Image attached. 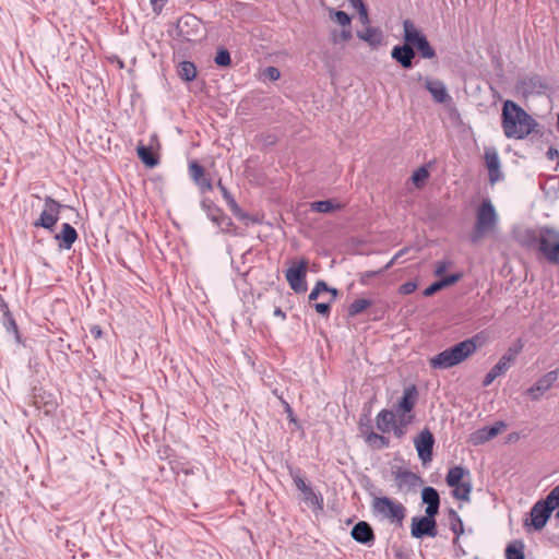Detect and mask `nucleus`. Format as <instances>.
I'll use <instances>...</instances> for the list:
<instances>
[{
	"instance_id": "nucleus-24",
	"label": "nucleus",
	"mask_w": 559,
	"mask_h": 559,
	"mask_svg": "<svg viewBox=\"0 0 559 559\" xmlns=\"http://www.w3.org/2000/svg\"><path fill=\"white\" fill-rule=\"evenodd\" d=\"M310 209L318 213H331L341 209V204L333 200L317 201L310 204Z\"/></svg>"
},
{
	"instance_id": "nucleus-41",
	"label": "nucleus",
	"mask_w": 559,
	"mask_h": 559,
	"mask_svg": "<svg viewBox=\"0 0 559 559\" xmlns=\"http://www.w3.org/2000/svg\"><path fill=\"white\" fill-rule=\"evenodd\" d=\"M367 441L369 444L377 448H384L388 445V440L384 437L373 432L367 437Z\"/></svg>"
},
{
	"instance_id": "nucleus-4",
	"label": "nucleus",
	"mask_w": 559,
	"mask_h": 559,
	"mask_svg": "<svg viewBox=\"0 0 559 559\" xmlns=\"http://www.w3.org/2000/svg\"><path fill=\"white\" fill-rule=\"evenodd\" d=\"M372 511L377 516L392 524H401L406 513L405 507L400 501L389 497H376L372 500Z\"/></svg>"
},
{
	"instance_id": "nucleus-12",
	"label": "nucleus",
	"mask_w": 559,
	"mask_h": 559,
	"mask_svg": "<svg viewBox=\"0 0 559 559\" xmlns=\"http://www.w3.org/2000/svg\"><path fill=\"white\" fill-rule=\"evenodd\" d=\"M436 515H425L421 518H413L411 525L412 536L423 538L425 536L435 537L437 535Z\"/></svg>"
},
{
	"instance_id": "nucleus-35",
	"label": "nucleus",
	"mask_w": 559,
	"mask_h": 559,
	"mask_svg": "<svg viewBox=\"0 0 559 559\" xmlns=\"http://www.w3.org/2000/svg\"><path fill=\"white\" fill-rule=\"evenodd\" d=\"M201 205H202V209L206 211L207 216L211 218V221L217 222L218 215L221 213L219 209H217L213 204V202H211L210 200H206V199L202 200Z\"/></svg>"
},
{
	"instance_id": "nucleus-45",
	"label": "nucleus",
	"mask_w": 559,
	"mask_h": 559,
	"mask_svg": "<svg viewBox=\"0 0 559 559\" xmlns=\"http://www.w3.org/2000/svg\"><path fill=\"white\" fill-rule=\"evenodd\" d=\"M504 427L506 426L503 423H497L495 426L485 429L487 430V433L491 440L492 438L498 436L504 429Z\"/></svg>"
},
{
	"instance_id": "nucleus-2",
	"label": "nucleus",
	"mask_w": 559,
	"mask_h": 559,
	"mask_svg": "<svg viewBox=\"0 0 559 559\" xmlns=\"http://www.w3.org/2000/svg\"><path fill=\"white\" fill-rule=\"evenodd\" d=\"M480 345V336L476 335L431 357L429 364L433 369L451 368L468 358Z\"/></svg>"
},
{
	"instance_id": "nucleus-42",
	"label": "nucleus",
	"mask_w": 559,
	"mask_h": 559,
	"mask_svg": "<svg viewBox=\"0 0 559 559\" xmlns=\"http://www.w3.org/2000/svg\"><path fill=\"white\" fill-rule=\"evenodd\" d=\"M290 475L293 477L295 486L300 491V493L304 492V490H306L309 487L299 472H290Z\"/></svg>"
},
{
	"instance_id": "nucleus-40",
	"label": "nucleus",
	"mask_w": 559,
	"mask_h": 559,
	"mask_svg": "<svg viewBox=\"0 0 559 559\" xmlns=\"http://www.w3.org/2000/svg\"><path fill=\"white\" fill-rule=\"evenodd\" d=\"M189 171L194 182H197L198 180L205 176L203 167H201L197 162H191L189 164Z\"/></svg>"
},
{
	"instance_id": "nucleus-5",
	"label": "nucleus",
	"mask_w": 559,
	"mask_h": 559,
	"mask_svg": "<svg viewBox=\"0 0 559 559\" xmlns=\"http://www.w3.org/2000/svg\"><path fill=\"white\" fill-rule=\"evenodd\" d=\"M498 223V214L489 200H484L477 210L475 238L493 231Z\"/></svg>"
},
{
	"instance_id": "nucleus-10",
	"label": "nucleus",
	"mask_w": 559,
	"mask_h": 559,
	"mask_svg": "<svg viewBox=\"0 0 559 559\" xmlns=\"http://www.w3.org/2000/svg\"><path fill=\"white\" fill-rule=\"evenodd\" d=\"M435 444V438L430 430L424 429L414 439V445L418 453V457L424 465L428 464L432 460V449Z\"/></svg>"
},
{
	"instance_id": "nucleus-47",
	"label": "nucleus",
	"mask_w": 559,
	"mask_h": 559,
	"mask_svg": "<svg viewBox=\"0 0 559 559\" xmlns=\"http://www.w3.org/2000/svg\"><path fill=\"white\" fill-rule=\"evenodd\" d=\"M195 183L198 185L201 192H203V193L212 190V185L205 176L203 178H201L200 180H198Z\"/></svg>"
},
{
	"instance_id": "nucleus-50",
	"label": "nucleus",
	"mask_w": 559,
	"mask_h": 559,
	"mask_svg": "<svg viewBox=\"0 0 559 559\" xmlns=\"http://www.w3.org/2000/svg\"><path fill=\"white\" fill-rule=\"evenodd\" d=\"M383 272V270H379V271H367V272H364L360 274V282L361 284H367L368 283V280L376 276V275H379Z\"/></svg>"
},
{
	"instance_id": "nucleus-38",
	"label": "nucleus",
	"mask_w": 559,
	"mask_h": 559,
	"mask_svg": "<svg viewBox=\"0 0 559 559\" xmlns=\"http://www.w3.org/2000/svg\"><path fill=\"white\" fill-rule=\"evenodd\" d=\"M490 438L487 433V430L485 428L483 429H479L477 431H475L474 433L471 435V442L474 444V445H479V444H483L487 441H489Z\"/></svg>"
},
{
	"instance_id": "nucleus-17",
	"label": "nucleus",
	"mask_w": 559,
	"mask_h": 559,
	"mask_svg": "<svg viewBox=\"0 0 559 559\" xmlns=\"http://www.w3.org/2000/svg\"><path fill=\"white\" fill-rule=\"evenodd\" d=\"M421 499L427 504L426 514L436 515L439 511V493L432 487H426L423 489Z\"/></svg>"
},
{
	"instance_id": "nucleus-57",
	"label": "nucleus",
	"mask_w": 559,
	"mask_h": 559,
	"mask_svg": "<svg viewBox=\"0 0 559 559\" xmlns=\"http://www.w3.org/2000/svg\"><path fill=\"white\" fill-rule=\"evenodd\" d=\"M275 314L284 317V313L280 309L275 310Z\"/></svg>"
},
{
	"instance_id": "nucleus-27",
	"label": "nucleus",
	"mask_w": 559,
	"mask_h": 559,
	"mask_svg": "<svg viewBox=\"0 0 559 559\" xmlns=\"http://www.w3.org/2000/svg\"><path fill=\"white\" fill-rule=\"evenodd\" d=\"M177 73L185 81H192L197 76V68L190 61H182L177 68Z\"/></svg>"
},
{
	"instance_id": "nucleus-55",
	"label": "nucleus",
	"mask_w": 559,
	"mask_h": 559,
	"mask_svg": "<svg viewBox=\"0 0 559 559\" xmlns=\"http://www.w3.org/2000/svg\"><path fill=\"white\" fill-rule=\"evenodd\" d=\"M397 260L393 257L388 263L382 269L383 271L384 270H388L390 269Z\"/></svg>"
},
{
	"instance_id": "nucleus-43",
	"label": "nucleus",
	"mask_w": 559,
	"mask_h": 559,
	"mask_svg": "<svg viewBox=\"0 0 559 559\" xmlns=\"http://www.w3.org/2000/svg\"><path fill=\"white\" fill-rule=\"evenodd\" d=\"M215 223L222 229V231H226V233L231 231L233 222L230 221V218L222 215V213H219L218 219Z\"/></svg>"
},
{
	"instance_id": "nucleus-53",
	"label": "nucleus",
	"mask_w": 559,
	"mask_h": 559,
	"mask_svg": "<svg viewBox=\"0 0 559 559\" xmlns=\"http://www.w3.org/2000/svg\"><path fill=\"white\" fill-rule=\"evenodd\" d=\"M90 331L95 338H99L102 336V330L98 325H93Z\"/></svg>"
},
{
	"instance_id": "nucleus-15",
	"label": "nucleus",
	"mask_w": 559,
	"mask_h": 559,
	"mask_svg": "<svg viewBox=\"0 0 559 559\" xmlns=\"http://www.w3.org/2000/svg\"><path fill=\"white\" fill-rule=\"evenodd\" d=\"M551 512L540 502L537 501L530 512V519L524 521V526H532L535 531H540L547 524Z\"/></svg>"
},
{
	"instance_id": "nucleus-33",
	"label": "nucleus",
	"mask_w": 559,
	"mask_h": 559,
	"mask_svg": "<svg viewBox=\"0 0 559 559\" xmlns=\"http://www.w3.org/2000/svg\"><path fill=\"white\" fill-rule=\"evenodd\" d=\"M428 178L429 171L425 166H423L414 171L411 179L416 188H421L426 183Z\"/></svg>"
},
{
	"instance_id": "nucleus-9",
	"label": "nucleus",
	"mask_w": 559,
	"mask_h": 559,
	"mask_svg": "<svg viewBox=\"0 0 559 559\" xmlns=\"http://www.w3.org/2000/svg\"><path fill=\"white\" fill-rule=\"evenodd\" d=\"M539 250L551 263H559V231L549 227L542 228Z\"/></svg>"
},
{
	"instance_id": "nucleus-23",
	"label": "nucleus",
	"mask_w": 559,
	"mask_h": 559,
	"mask_svg": "<svg viewBox=\"0 0 559 559\" xmlns=\"http://www.w3.org/2000/svg\"><path fill=\"white\" fill-rule=\"evenodd\" d=\"M76 237V230L69 224H63L61 233L56 235V239L60 241V247L63 249H70Z\"/></svg>"
},
{
	"instance_id": "nucleus-44",
	"label": "nucleus",
	"mask_w": 559,
	"mask_h": 559,
	"mask_svg": "<svg viewBox=\"0 0 559 559\" xmlns=\"http://www.w3.org/2000/svg\"><path fill=\"white\" fill-rule=\"evenodd\" d=\"M461 278V274H452L439 281L442 288L453 285Z\"/></svg>"
},
{
	"instance_id": "nucleus-60",
	"label": "nucleus",
	"mask_w": 559,
	"mask_h": 559,
	"mask_svg": "<svg viewBox=\"0 0 559 559\" xmlns=\"http://www.w3.org/2000/svg\"><path fill=\"white\" fill-rule=\"evenodd\" d=\"M13 324V329L16 330V325L14 323ZM15 333L17 334V331H15Z\"/></svg>"
},
{
	"instance_id": "nucleus-32",
	"label": "nucleus",
	"mask_w": 559,
	"mask_h": 559,
	"mask_svg": "<svg viewBox=\"0 0 559 559\" xmlns=\"http://www.w3.org/2000/svg\"><path fill=\"white\" fill-rule=\"evenodd\" d=\"M336 296H337V290L336 289H331V295L330 296H328L323 301L317 302L314 305L316 311L318 313H320V314H323V316L328 314L329 311H330L331 302L333 300H335Z\"/></svg>"
},
{
	"instance_id": "nucleus-31",
	"label": "nucleus",
	"mask_w": 559,
	"mask_h": 559,
	"mask_svg": "<svg viewBox=\"0 0 559 559\" xmlns=\"http://www.w3.org/2000/svg\"><path fill=\"white\" fill-rule=\"evenodd\" d=\"M218 187L223 191V194L226 198V200L228 201V204H229V207H230V211L233 212V214L238 219H241V221L249 219V216L241 211V209L237 205V203L233 199L229 198L227 190L223 187L221 181L218 182Z\"/></svg>"
},
{
	"instance_id": "nucleus-36",
	"label": "nucleus",
	"mask_w": 559,
	"mask_h": 559,
	"mask_svg": "<svg viewBox=\"0 0 559 559\" xmlns=\"http://www.w3.org/2000/svg\"><path fill=\"white\" fill-rule=\"evenodd\" d=\"M507 559H524L523 546L511 544L506 549Z\"/></svg>"
},
{
	"instance_id": "nucleus-16",
	"label": "nucleus",
	"mask_w": 559,
	"mask_h": 559,
	"mask_svg": "<svg viewBox=\"0 0 559 559\" xmlns=\"http://www.w3.org/2000/svg\"><path fill=\"white\" fill-rule=\"evenodd\" d=\"M359 39L366 41L371 48H378L383 44V32L379 27L367 26L364 31H358Z\"/></svg>"
},
{
	"instance_id": "nucleus-13",
	"label": "nucleus",
	"mask_w": 559,
	"mask_h": 559,
	"mask_svg": "<svg viewBox=\"0 0 559 559\" xmlns=\"http://www.w3.org/2000/svg\"><path fill=\"white\" fill-rule=\"evenodd\" d=\"M558 376L559 372L557 370L545 373L533 386L526 390L525 394L533 401L540 400V397L552 388L558 380Z\"/></svg>"
},
{
	"instance_id": "nucleus-29",
	"label": "nucleus",
	"mask_w": 559,
	"mask_h": 559,
	"mask_svg": "<svg viewBox=\"0 0 559 559\" xmlns=\"http://www.w3.org/2000/svg\"><path fill=\"white\" fill-rule=\"evenodd\" d=\"M329 15L331 20H333L335 23L342 26V28H352V19L346 12L330 9Z\"/></svg>"
},
{
	"instance_id": "nucleus-39",
	"label": "nucleus",
	"mask_w": 559,
	"mask_h": 559,
	"mask_svg": "<svg viewBox=\"0 0 559 559\" xmlns=\"http://www.w3.org/2000/svg\"><path fill=\"white\" fill-rule=\"evenodd\" d=\"M214 60L218 67H228L230 64V55L226 49H219Z\"/></svg>"
},
{
	"instance_id": "nucleus-14",
	"label": "nucleus",
	"mask_w": 559,
	"mask_h": 559,
	"mask_svg": "<svg viewBox=\"0 0 559 559\" xmlns=\"http://www.w3.org/2000/svg\"><path fill=\"white\" fill-rule=\"evenodd\" d=\"M518 355V349L510 348L500 360L491 368V370L485 376L483 384L485 386L490 385L493 380L503 374L512 365Z\"/></svg>"
},
{
	"instance_id": "nucleus-48",
	"label": "nucleus",
	"mask_w": 559,
	"mask_h": 559,
	"mask_svg": "<svg viewBox=\"0 0 559 559\" xmlns=\"http://www.w3.org/2000/svg\"><path fill=\"white\" fill-rule=\"evenodd\" d=\"M451 265L450 261H440L436 264L435 273L438 276H441Z\"/></svg>"
},
{
	"instance_id": "nucleus-26",
	"label": "nucleus",
	"mask_w": 559,
	"mask_h": 559,
	"mask_svg": "<svg viewBox=\"0 0 559 559\" xmlns=\"http://www.w3.org/2000/svg\"><path fill=\"white\" fill-rule=\"evenodd\" d=\"M300 496L301 500L313 510L322 508V498L318 496L311 487H308L306 490H304Z\"/></svg>"
},
{
	"instance_id": "nucleus-28",
	"label": "nucleus",
	"mask_w": 559,
	"mask_h": 559,
	"mask_svg": "<svg viewBox=\"0 0 559 559\" xmlns=\"http://www.w3.org/2000/svg\"><path fill=\"white\" fill-rule=\"evenodd\" d=\"M371 305V300L366 298H358L348 306L347 313L349 317H356L357 314L364 312Z\"/></svg>"
},
{
	"instance_id": "nucleus-54",
	"label": "nucleus",
	"mask_w": 559,
	"mask_h": 559,
	"mask_svg": "<svg viewBox=\"0 0 559 559\" xmlns=\"http://www.w3.org/2000/svg\"><path fill=\"white\" fill-rule=\"evenodd\" d=\"M352 5L358 11L361 7H365L361 0H349Z\"/></svg>"
},
{
	"instance_id": "nucleus-19",
	"label": "nucleus",
	"mask_w": 559,
	"mask_h": 559,
	"mask_svg": "<svg viewBox=\"0 0 559 559\" xmlns=\"http://www.w3.org/2000/svg\"><path fill=\"white\" fill-rule=\"evenodd\" d=\"M391 56L393 59L399 61L404 68L412 67V60L415 56V52L412 47L408 45L395 46L392 49Z\"/></svg>"
},
{
	"instance_id": "nucleus-56",
	"label": "nucleus",
	"mask_w": 559,
	"mask_h": 559,
	"mask_svg": "<svg viewBox=\"0 0 559 559\" xmlns=\"http://www.w3.org/2000/svg\"><path fill=\"white\" fill-rule=\"evenodd\" d=\"M406 250H407V249H402V250H400V251L394 255V258H395L396 260H399L401 257H403V255L405 254Z\"/></svg>"
},
{
	"instance_id": "nucleus-59",
	"label": "nucleus",
	"mask_w": 559,
	"mask_h": 559,
	"mask_svg": "<svg viewBox=\"0 0 559 559\" xmlns=\"http://www.w3.org/2000/svg\"><path fill=\"white\" fill-rule=\"evenodd\" d=\"M290 421H295V419L292 416V412L289 411Z\"/></svg>"
},
{
	"instance_id": "nucleus-22",
	"label": "nucleus",
	"mask_w": 559,
	"mask_h": 559,
	"mask_svg": "<svg viewBox=\"0 0 559 559\" xmlns=\"http://www.w3.org/2000/svg\"><path fill=\"white\" fill-rule=\"evenodd\" d=\"M352 536L355 540L367 544L373 539V532L366 522L357 523L352 530Z\"/></svg>"
},
{
	"instance_id": "nucleus-30",
	"label": "nucleus",
	"mask_w": 559,
	"mask_h": 559,
	"mask_svg": "<svg viewBox=\"0 0 559 559\" xmlns=\"http://www.w3.org/2000/svg\"><path fill=\"white\" fill-rule=\"evenodd\" d=\"M549 512H554L559 508V485L550 490L544 500H539Z\"/></svg>"
},
{
	"instance_id": "nucleus-51",
	"label": "nucleus",
	"mask_w": 559,
	"mask_h": 559,
	"mask_svg": "<svg viewBox=\"0 0 559 559\" xmlns=\"http://www.w3.org/2000/svg\"><path fill=\"white\" fill-rule=\"evenodd\" d=\"M440 289H442V287L438 281V282H435L433 284H431L430 286H428L424 290V295L429 297V296H432L433 294H436L437 292H439Z\"/></svg>"
},
{
	"instance_id": "nucleus-6",
	"label": "nucleus",
	"mask_w": 559,
	"mask_h": 559,
	"mask_svg": "<svg viewBox=\"0 0 559 559\" xmlns=\"http://www.w3.org/2000/svg\"><path fill=\"white\" fill-rule=\"evenodd\" d=\"M469 472L461 466L452 467L447 475V484L453 487V496L456 499L468 501L472 491Z\"/></svg>"
},
{
	"instance_id": "nucleus-46",
	"label": "nucleus",
	"mask_w": 559,
	"mask_h": 559,
	"mask_svg": "<svg viewBox=\"0 0 559 559\" xmlns=\"http://www.w3.org/2000/svg\"><path fill=\"white\" fill-rule=\"evenodd\" d=\"M417 288V284L415 282H407L400 286L399 292L402 295H408L415 292Z\"/></svg>"
},
{
	"instance_id": "nucleus-11",
	"label": "nucleus",
	"mask_w": 559,
	"mask_h": 559,
	"mask_svg": "<svg viewBox=\"0 0 559 559\" xmlns=\"http://www.w3.org/2000/svg\"><path fill=\"white\" fill-rule=\"evenodd\" d=\"M61 205L51 198L45 200L44 209L34 226L51 229L58 222Z\"/></svg>"
},
{
	"instance_id": "nucleus-21",
	"label": "nucleus",
	"mask_w": 559,
	"mask_h": 559,
	"mask_svg": "<svg viewBox=\"0 0 559 559\" xmlns=\"http://www.w3.org/2000/svg\"><path fill=\"white\" fill-rule=\"evenodd\" d=\"M425 85L436 102L445 103L450 98L447 88L441 81L427 80Z\"/></svg>"
},
{
	"instance_id": "nucleus-52",
	"label": "nucleus",
	"mask_w": 559,
	"mask_h": 559,
	"mask_svg": "<svg viewBox=\"0 0 559 559\" xmlns=\"http://www.w3.org/2000/svg\"><path fill=\"white\" fill-rule=\"evenodd\" d=\"M266 74L272 81H276L280 79V71L274 67H269L266 69Z\"/></svg>"
},
{
	"instance_id": "nucleus-34",
	"label": "nucleus",
	"mask_w": 559,
	"mask_h": 559,
	"mask_svg": "<svg viewBox=\"0 0 559 559\" xmlns=\"http://www.w3.org/2000/svg\"><path fill=\"white\" fill-rule=\"evenodd\" d=\"M331 289L332 288H329L324 282L320 281L316 284L314 288L311 290V293L309 295V299L317 300L322 295L330 296Z\"/></svg>"
},
{
	"instance_id": "nucleus-20",
	"label": "nucleus",
	"mask_w": 559,
	"mask_h": 559,
	"mask_svg": "<svg viewBox=\"0 0 559 559\" xmlns=\"http://www.w3.org/2000/svg\"><path fill=\"white\" fill-rule=\"evenodd\" d=\"M486 166L489 170L490 182L495 183L500 178V162L496 151L487 150L485 153Z\"/></svg>"
},
{
	"instance_id": "nucleus-8",
	"label": "nucleus",
	"mask_w": 559,
	"mask_h": 559,
	"mask_svg": "<svg viewBox=\"0 0 559 559\" xmlns=\"http://www.w3.org/2000/svg\"><path fill=\"white\" fill-rule=\"evenodd\" d=\"M308 264L307 259L292 261L285 273L286 281L295 293H305L307 290L306 275Z\"/></svg>"
},
{
	"instance_id": "nucleus-58",
	"label": "nucleus",
	"mask_w": 559,
	"mask_h": 559,
	"mask_svg": "<svg viewBox=\"0 0 559 559\" xmlns=\"http://www.w3.org/2000/svg\"><path fill=\"white\" fill-rule=\"evenodd\" d=\"M555 516H556V519H558V520H559V508L557 509V512H556V515H555Z\"/></svg>"
},
{
	"instance_id": "nucleus-49",
	"label": "nucleus",
	"mask_w": 559,
	"mask_h": 559,
	"mask_svg": "<svg viewBox=\"0 0 559 559\" xmlns=\"http://www.w3.org/2000/svg\"><path fill=\"white\" fill-rule=\"evenodd\" d=\"M358 15H359V22L361 23V25L364 26H370L369 25V15H368V11L366 9V7H361L360 10H358Z\"/></svg>"
},
{
	"instance_id": "nucleus-1",
	"label": "nucleus",
	"mask_w": 559,
	"mask_h": 559,
	"mask_svg": "<svg viewBox=\"0 0 559 559\" xmlns=\"http://www.w3.org/2000/svg\"><path fill=\"white\" fill-rule=\"evenodd\" d=\"M535 119L512 100L502 107V128L507 138L523 139L537 127Z\"/></svg>"
},
{
	"instance_id": "nucleus-37",
	"label": "nucleus",
	"mask_w": 559,
	"mask_h": 559,
	"mask_svg": "<svg viewBox=\"0 0 559 559\" xmlns=\"http://www.w3.org/2000/svg\"><path fill=\"white\" fill-rule=\"evenodd\" d=\"M353 37L352 28H342L340 32L332 33V39L335 44L346 43Z\"/></svg>"
},
{
	"instance_id": "nucleus-25",
	"label": "nucleus",
	"mask_w": 559,
	"mask_h": 559,
	"mask_svg": "<svg viewBox=\"0 0 559 559\" xmlns=\"http://www.w3.org/2000/svg\"><path fill=\"white\" fill-rule=\"evenodd\" d=\"M138 155L147 167H154L157 165V158L154 156L152 145L145 146L143 144H139Z\"/></svg>"
},
{
	"instance_id": "nucleus-18",
	"label": "nucleus",
	"mask_w": 559,
	"mask_h": 559,
	"mask_svg": "<svg viewBox=\"0 0 559 559\" xmlns=\"http://www.w3.org/2000/svg\"><path fill=\"white\" fill-rule=\"evenodd\" d=\"M395 413L392 411H381L376 418L377 428L382 432L393 431L395 435Z\"/></svg>"
},
{
	"instance_id": "nucleus-7",
	"label": "nucleus",
	"mask_w": 559,
	"mask_h": 559,
	"mask_svg": "<svg viewBox=\"0 0 559 559\" xmlns=\"http://www.w3.org/2000/svg\"><path fill=\"white\" fill-rule=\"evenodd\" d=\"M403 27L405 45L416 47L423 58L431 59L435 57V50L430 47L427 38L412 21L405 20Z\"/></svg>"
},
{
	"instance_id": "nucleus-3",
	"label": "nucleus",
	"mask_w": 559,
	"mask_h": 559,
	"mask_svg": "<svg viewBox=\"0 0 559 559\" xmlns=\"http://www.w3.org/2000/svg\"><path fill=\"white\" fill-rule=\"evenodd\" d=\"M415 393V388H407L394 412L396 416L395 437L397 438H402L406 433L407 427L413 423Z\"/></svg>"
}]
</instances>
